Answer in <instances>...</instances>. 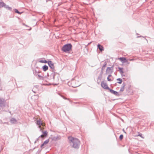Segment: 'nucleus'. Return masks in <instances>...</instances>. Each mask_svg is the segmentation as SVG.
<instances>
[{"mask_svg":"<svg viewBox=\"0 0 154 154\" xmlns=\"http://www.w3.org/2000/svg\"><path fill=\"white\" fill-rule=\"evenodd\" d=\"M107 80L109 81H112V80L111 79L109 78V77H107Z\"/></svg>","mask_w":154,"mask_h":154,"instance_id":"29","label":"nucleus"},{"mask_svg":"<svg viewBox=\"0 0 154 154\" xmlns=\"http://www.w3.org/2000/svg\"><path fill=\"white\" fill-rule=\"evenodd\" d=\"M119 59L120 60L122 63H127L128 62V60H126V58L125 57H122L119 58Z\"/></svg>","mask_w":154,"mask_h":154,"instance_id":"8","label":"nucleus"},{"mask_svg":"<svg viewBox=\"0 0 154 154\" xmlns=\"http://www.w3.org/2000/svg\"><path fill=\"white\" fill-rule=\"evenodd\" d=\"M2 121L0 119V123H2Z\"/></svg>","mask_w":154,"mask_h":154,"instance_id":"35","label":"nucleus"},{"mask_svg":"<svg viewBox=\"0 0 154 154\" xmlns=\"http://www.w3.org/2000/svg\"><path fill=\"white\" fill-rule=\"evenodd\" d=\"M113 72V66L108 67L106 69V73L107 74H111Z\"/></svg>","mask_w":154,"mask_h":154,"instance_id":"3","label":"nucleus"},{"mask_svg":"<svg viewBox=\"0 0 154 154\" xmlns=\"http://www.w3.org/2000/svg\"><path fill=\"white\" fill-rule=\"evenodd\" d=\"M141 135L139 134V136H141Z\"/></svg>","mask_w":154,"mask_h":154,"instance_id":"38","label":"nucleus"},{"mask_svg":"<svg viewBox=\"0 0 154 154\" xmlns=\"http://www.w3.org/2000/svg\"><path fill=\"white\" fill-rule=\"evenodd\" d=\"M42 133H43V134L42 135H43H43L45 136H47V134H48V133H47V132L46 131H43Z\"/></svg>","mask_w":154,"mask_h":154,"instance_id":"25","label":"nucleus"},{"mask_svg":"<svg viewBox=\"0 0 154 154\" xmlns=\"http://www.w3.org/2000/svg\"><path fill=\"white\" fill-rule=\"evenodd\" d=\"M112 76V75H111V74H109V75L108 76V77H111Z\"/></svg>","mask_w":154,"mask_h":154,"instance_id":"34","label":"nucleus"},{"mask_svg":"<svg viewBox=\"0 0 154 154\" xmlns=\"http://www.w3.org/2000/svg\"><path fill=\"white\" fill-rule=\"evenodd\" d=\"M38 72H39L37 71L36 70H35V72H33L34 74H35L36 75V73H38Z\"/></svg>","mask_w":154,"mask_h":154,"instance_id":"30","label":"nucleus"},{"mask_svg":"<svg viewBox=\"0 0 154 154\" xmlns=\"http://www.w3.org/2000/svg\"><path fill=\"white\" fill-rule=\"evenodd\" d=\"M106 62H105L104 64L103 65V66L101 68V70H103L105 69V67L106 66Z\"/></svg>","mask_w":154,"mask_h":154,"instance_id":"23","label":"nucleus"},{"mask_svg":"<svg viewBox=\"0 0 154 154\" xmlns=\"http://www.w3.org/2000/svg\"><path fill=\"white\" fill-rule=\"evenodd\" d=\"M6 106V101L4 99L0 98V106L3 107Z\"/></svg>","mask_w":154,"mask_h":154,"instance_id":"4","label":"nucleus"},{"mask_svg":"<svg viewBox=\"0 0 154 154\" xmlns=\"http://www.w3.org/2000/svg\"><path fill=\"white\" fill-rule=\"evenodd\" d=\"M40 137H41L42 138L43 137V135H40L38 138H37V139L36 140V141H38V139Z\"/></svg>","mask_w":154,"mask_h":154,"instance_id":"28","label":"nucleus"},{"mask_svg":"<svg viewBox=\"0 0 154 154\" xmlns=\"http://www.w3.org/2000/svg\"><path fill=\"white\" fill-rule=\"evenodd\" d=\"M51 76L52 78H53L54 80L57 81V79H56V75L55 73H52L51 74Z\"/></svg>","mask_w":154,"mask_h":154,"instance_id":"12","label":"nucleus"},{"mask_svg":"<svg viewBox=\"0 0 154 154\" xmlns=\"http://www.w3.org/2000/svg\"><path fill=\"white\" fill-rule=\"evenodd\" d=\"M68 139L69 143L72 147L75 149H78L79 147L80 142L78 139L71 136L68 137Z\"/></svg>","mask_w":154,"mask_h":154,"instance_id":"1","label":"nucleus"},{"mask_svg":"<svg viewBox=\"0 0 154 154\" xmlns=\"http://www.w3.org/2000/svg\"><path fill=\"white\" fill-rule=\"evenodd\" d=\"M125 83H123L122 84V86L121 88V89L120 90V91H123L125 87Z\"/></svg>","mask_w":154,"mask_h":154,"instance_id":"16","label":"nucleus"},{"mask_svg":"<svg viewBox=\"0 0 154 154\" xmlns=\"http://www.w3.org/2000/svg\"><path fill=\"white\" fill-rule=\"evenodd\" d=\"M36 124L39 126L43 125V123L40 120H38L36 122Z\"/></svg>","mask_w":154,"mask_h":154,"instance_id":"17","label":"nucleus"},{"mask_svg":"<svg viewBox=\"0 0 154 154\" xmlns=\"http://www.w3.org/2000/svg\"><path fill=\"white\" fill-rule=\"evenodd\" d=\"M118 69H119V72L120 74L122 76H125V75H123L122 74L124 73L123 72V69L122 68H120V67H118Z\"/></svg>","mask_w":154,"mask_h":154,"instance_id":"11","label":"nucleus"},{"mask_svg":"<svg viewBox=\"0 0 154 154\" xmlns=\"http://www.w3.org/2000/svg\"><path fill=\"white\" fill-rule=\"evenodd\" d=\"M72 48V45L70 43L65 45L62 47V50L63 51L66 52L70 51Z\"/></svg>","mask_w":154,"mask_h":154,"instance_id":"2","label":"nucleus"},{"mask_svg":"<svg viewBox=\"0 0 154 154\" xmlns=\"http://www.w3.org/2000/svg\"><path fill=\"white\" fill-rule=\"evenodd\" d=\"M15 12L16 13H17L18 14H20L21 13L17 9H14Z\"/></svg>","mask_w":154,"mask_h":154,"instance_id":"26","label":"nucleus"},{"mask_svg":"<svg viewBox=\"0 0 154 154\" xmlns=\"http://www.w3.org/2000/svg\"><path fill=\"white\" fill-rule=\"evenodd\" d=\"M50 139L52 141H56L57 140H59L61 139V137L60 136H57L56 137H52L50 138Z\"/></svg>","mask_w":154,"mask_h":154,"instance_id":"7","label":"nucleus"},{"mask_svg":"<svg viewBox=\"0 0 154 154\" xmlns=\"http://www.w3.org/2000/svg\"><path fill=\"white\" fill-rule=\"evenodd\" d=\"M5 123V124H7V123H6V122H5V123Z\"/></svg>","mask_w":154,"mask_h":154,"instance_id":"39","label":"nucleus"},{"mask_svg":"<svg viewBox=\"0 0 154 154\" xmlns=\"http://www.w3.org/2000/svg\"><path fill=\"white\" fill-rule=\"evenodd\" d=\"M42 69L44 71H46L48 69V66L46 65H45L42 66Z\"/></svg>","mask_w":154,"mask_h":154,"instance_id":"15","label":"nucleus"},{"mask_svg":"<svg viewBox=\"0 0 154 154\" xmlns=\"http://www.w3.org/2000/svg\"><path fill=\"white\" fill-rule=\"evenodd\" d=\"M97 48H98L100 51H102L104 50L103 47L101 45L98 44L97 45Z\"/></svg>","mask_w":154,"mask_h":154,"instance_id":"13","label":"nucleus"},{"mask_svg":"<svg viewBox=\"0 0 154 154\" xmlns=\"http://www.w3.org/2000/svg\"><path fill=\"white\" fill-rule=\"evenodd\" d=\"M5 8L6 9H8V10H9L10 11H11V10L12 9V8L11 7H10L8 5H6L5 6Z\"/></svg>","mask_w":154,"mask_h":154,"instance_id":"20","label":"nucleus"},{"mask_svg":"<svg viewBox=\"0 0 154 154\" xmlns=\"http://www.w3.org/2000/svg\"><path fill=\"white\" fill-rule=\"evenodd\" d=\"M123 137V135L122 134L120 135L119 138L120 140H122Z\"/></svg>","mask_w":154,"mask_h":154,"instance_id":"27","label":"nucleus"},{"mask_svg":"<svg viewBox=\"0 0 154 154\" xmlns=\"http://www.w3.org/2000/svg\"><path fill=\"white\" fill-rule=\"evenodd\" d=\"M48 64L51 70L54 71V66L53 63L51 61H49L48 62Z\"/></svg>","mask_w":154,"mask_h":154,"instance_id":"6","label":"nucleus"},{"mask_svg":"<svg viewBox=\"0 0 154 154\" xmlns=\"http://www.w3.org/2000/svg\"><path fill=\"white\" fill-rule=\"evenodd\" d=\"M11 123L12 124H15L17 122V120L15 118H12L11 119L10 121Z\"/></svg>","mask_w":154,"mask_h":154,"instance_id":"10","label":"nucleus"},{"mask_svg":"<svg viewBox=\"0 0 154 154\" xmlns=\"http://www.w3.org/2000/svg\"><path fill=\"white\" fill-rule=\"evenodd\" d=\"M103 70H101V71L100 72V75H102L103 74Z\"/></svg>","mask_w":154,"mask_h":154,"instance_id":"32","label":"nucleus"},{"mask_svg":"<svg viewBox=\"0 0 154 154\" xmlns=\"http://www.w3.org/2000/svg\"><path fill=\"white\" fill-rule=\"evenodd\" d=\"M102 77V76L101 75H99L98 76V80H97V82L98 81V80H99V82H100V80H101Z\"/></svg>","mask_w":154,"mask_h":154,"instance_id":"21","label":"nucleus"},{"mask_svg":"<svg viewBox=\"0 0 154 154\" xmlns=\"http://www.w3.org/2000/svg\"><path fill=\"white\" fill-rule=\"evenodd\" d=\"M117 81H119L117 82L119 84H121L122 82V79H121L120 78H118L117 79Z\"/></svg>","mask_w":154,"mask_h":154,"instance_id":"22","label":"nucleus"},{"mask_svg":"<svg viewBox=\"0 0 154 154\" xmlns=\"http://www.w3.org/2000/svg\"><path fill=\"white\" fill-rule=\"evenodd\" d=\"M37 141L35 140V143Z\"/></svg>","mask_w":154,"mask_h":154,"instance_id":"37","label":"nucleus"},{"mask_svg":"<svg viewBox=\"0 0 154 154\" xmlns=\"http://www.w3.org/2000/svg\"><path fill=\"white\" fill-rule=\"evenodd\" d=\"M78 86H79V85L72 86V87H74V88H76V87H77Z\"/></svg>","mask_w":154,"mask_h":154,"instance_id":"33","label":"nucleus"},{"mask_svg":"<svg viewBox=\"0 0 154 154\" xmlns=\"http://www.w3.org/2000/svg\"><path fill=\"white\" fill-rule=\"evenodd\" d=\"M101 87L105 89L109 90L110 89L108 87L107 84L104 81H103L101 82Z\"/></svg>","mask_w":154,"mask_h":154,"instance_id":"5","label":"nucleus"},{"mask_svg":"<svg viewBox=\"0 0 154 154\" xmlns=\"http://www.w3.org/2000/svg\"><path fill=\"white\" fill-rule=\"evenodd\" d=\"M39 62L41 63H47L48 61L42 59L39 61Z\"/></svg>","mask_w":154,"mask_h":154,"instance_id":"18","label":"nucleus"},{"mask_svg":"<svg viewBox=\"0 0 154 154\" xmlns=\"http://www.w3.org/2000/svg\"><path fill=\"white\" fill-rule=\"evenodd\" d=\"M5 4L3 2H0V8L3 7H5Z\"/></svg>","mask_w":154,"mask_h":154,"instance_id":"19","label":"nucleus"},{"mask_svg":"<svg viewBox=\"0 0 154 154\" xmlns=\"http://www.w3.org/2000/svg\"><path fill=\"white\" fill-rule=\"evenodd\" d=\"M62 97L65 100H69V99H67V98L65 97H64L63 96H62Z\"/></svg>","mask_w":154,"mask_h":154,"instance_id":"31","label":"nucleus"},{"mask_svg":"<svg viewBox=\"0 0 154 154\" xmlns=\"http://www.w3.org/2000/svg\"><path fill=\"white\" fill-rule=\"evenodd\" d=\"M109 90L111 93L113 94L114 95L117 96H118L119 95V94L117 92L115 91L112 89H109Z\"/></svg>","mask_w":154,"mask_h":154,"instance_id":"9","label":"nucleus"},{"mask_svg":"<svg viewBox=\"0 0 154 154\" xmlns=\"http://www.w3.org/2000/svg\"><path fill=\"white\" fill-rule=\"evenodd\" d=\"M38 79H39L43 80L44 79V77H43L40 75H38Z\"/></svg>","mask_w":154,"mask_h":154,"instance_id":"24","label":"nucleus"},{"mask_svg":"<svg viewBox=\"0 0 154 154\" xmlns=\"http://www.w3.org/2000/svg\"><path fill=\"white\" fill-rule=\"evenodd\" d=\"M49 139H48L45 140L44 142L41 145V147L42 148H43V146L45 144H47L49 142Z\"/></svg>","mask_w":154,"mask_h":154,"instance_id":"14","label":"nucleus"},{"mask_svg":"<svg viewBox=\"0 0 154 154\" xmlns=\"http://www.w3.org/2000/svg\"><path fill=\"white\" fill-rule=\"evenodd\" d=\"M134 60L133 59H130L129 60L130 61H132V60Z\"/></svg>","mask_w":154,"mask_h":154,"instance_id":"36","label":"nucleus"}]
</instances>
